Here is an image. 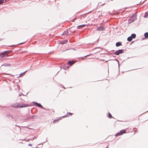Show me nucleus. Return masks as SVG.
I'll use <instances>...</instances> for the list:
<instances>
[{
    "mask_svg": "<svg viewBox=\"0 0 148 148\" xmlns=\"http://www.w3.org/2000/svg\"><path fill=\"white\" fill-rule=\"evenodd\" d=\"M69 114H72L71 113L69 112Z\"/></svg>",
    "mask_w": 148,
    "mask_h": 148,
    "instance_id": "obj_23",
    "label": "nucleus"
},
{
    "mask_svg": "<svg viewBox=\"0 0 148 148\" xmlns=\"http://www.w3.org/2000/svg\"><path fill=\"white\" fill-rule=\"evenodd\" d=\"M36 103L38 107H40L42 108H43V106L40 103Z\"/></svg>",
    "mask_w": 148,
    "mask_h": 148,
    "instance_id": "obj_10",
    "label": "nucleus"
},
{
    "mask_svg": "<svg viewBox=\"0 0 148 148\" xmlns=\"http://www.w3.org/2000/svg\"><path fill=\"white\" fill-rule=\"evenodd\" d=\"M68 32L67 30H66L64 31L63 34L64 35H67L68 34Z\"/></svg>",
    "mask_w": 148,
    "mask_h": 148,
    "instance_id": "obj_13",
    "label": "nucleus"
},
{
    "mask_svg": "<svg viewBox=\"0 0 148 148\" xmlns=\"http://www.w3.org/2000/svg\"><path fill=\"white\" fill-rule=\"evenodd\" d=\"M8 56L7 54L2 53L0 54V60H2L7 58Z\"/></svg>",
    "mask_w": 148,
    "mask_h": 148,
    "instance_id": "obj_1",
    "label": "nucleus"
},
{
    "mask_svg": "<svg viewBox=\"0 0 148 148\" xmlns=\"http://www.w3.org/2000/svg\"><path fill=\"white\" fill-rule=\"evenodd\" d=\"M144 17H145V18H146V17H148V14H147V15H145Z\"/></svg>",
    "mask_w": 148,
    "mask_h": 148,
    "instance_id": "obj_20",
    "label": "nucleus"
},
{
    "mask_svg": "<svg viewBox=\"0 0 148 148\" xmlns=\"http://www.w3.org/2000/svg\"><path fill=\"white\" fill-rule=\"evenodd\" d=\"M4 2V0H0V4Z\"/></svg>",
    "mask_w": 148,
    "mask_h": 148,
    "instance_id": "obj_18",
    "label": "nucleus"
},
{
    "mask_svg": "<svg viewBox=\"0 0 148 148\" xmlns=\"http://www.w3.org/2000/svg\"><path fill=\"white\" fill-rule=\"evenodd\" d=\"M126 132V130H122L121 131H120V132L118 133H117L116 135L115 136H120L121 135H122L123 134V133H125Z\"/></svg>",
    "mask_w": 148,
    "mask_h": 148,
    "instance_id": "obj_3",
    "label": "nucleus"
},
{
    "mask_svg": "<svg viewBox=\"0 0 148 148\" xmlns=\"http://www.w3.org/2000/svg\"><path fill=\"white\" fill-rule=\"evenodd\" d=\"M85 26V25H82L78 26V27H84Z\"/></svg>",
    "mask_w": 148,
    "mask_h": 148,
    "instance_id": "obj_15",
    "label": "nucleus"
},
{
    "mask_svg": "<svg viewBox=\"0 0 148 148\" xmlns=\"http://www.w3.org/2000/svg\"><path fill=\"white\" fill-rule=\"evenodd\" d=\"M144 36L145 38H148V32H146L144 34Z\"/></svg>",
    "mask_w": 148,
    "mask_h": 148,
    "instance_id": "obj_11",
    "label": "nucleus"
},
{
    "mask_svg": "<svg viewBox=\"0 0 148 148\" xmlns=\"http://www.w3.org/2000/svg\"><path fill=\"white\" fill-rule=\"evenodd\" d=\"M132 39V37H131V36L128 37L127 39V40L129 42L131 41Z\"/></svg>",
    "mask_w": 148,
    "mask_h": 148,
    "instance_id": "obj_9",
    "label": "nucleus"
},
{
    "mask_svg": "<svg viewBox=\"0 0 148 148\" xmlns=\"http://www.w3.org/2000/svg\"><path fill=\"white\" fill-rule=\"evenodd\" d=\"M122 45L121 43V42H117L116 43V47H119L120 46H121V45Z\"/></svg>",
    "mask_w": 148,
    "mask_h": 148,
    "instance_id": "obj_8",
    "label": "nucleus"
},
{
    "mask_svg": "<svg viewBox=\"0 0 148 148\" xmlns=\"http://www.w3.org/2000/svg\"><path fill=\"white\" fill-rule=\"evenodd\" d=\"M74 62L73 61H69L67 64L69 65V66H71L72 64H73L74 63Z\"/></svg>",
    "mask_w": 148,
    "mask_h": 148,
    "instance_id": "obj_7",
    "label": "nucleus"
},
{
    "mask_svg": "<svg viewBox=\"0 0 148 148\" xmlns=\"http://www.w3.org/2000/svg\"><path fill=\"white\" fill-rule=\"evenodd\" d=\"M136 16L135 14L133 15L131 17L130 20L131 21V22H133L135 21L136 19Z\"/></svg>",
    "mask_w": 148,
    "mask_h": 148,
    "instance_id": "obj_4",
    "label": "nucleus"
},
{
    "mask_svg": "<svg viewBox=\"0 0 148 148\" xmlns=\"http://www.w3.org/2000/svg\"><path fill=\"white\" fill-rule=\"evenodd\" d=\"M123 51V50L122 49H119L117 51L114 53V54L116 55H119L120 54L122 53Z\"/></svg>",
    "mask_w": 148,
    "mask_h": 148,
    "instance_id": "obj_2",
    "label": "nucleus"
},
{
    "mask_svg": "<svg viewBox=\"0 0 148 148\" xmlns=\"http://www.w3.org/2000/svg\"><path fill=\"white\" fill-rule=\"evenodd\" d=\"M67 42V40H65L64 41L62 42H61V44H64L66 42Z\"/></svg>",
    "mask_w": 148,
    "mask_h": 148,
    "instance_id": "obj_14",
    "label": "nucleus"
},
{
    "mask_svg": "<svg viewBox=\"0 0 148 148\" xmlns=\"http://www.w3.org/2000/svg\"><path fill=\"white\" fill-rule=\"evenodd\" d=\"M58 120H55L53 122H55L56 121H57Z\"/></svg>",
    "mask_w": 148,
    "mask_h": 148,
    "instance_id": "obj_24",
    "label": "nucleus"
},
{
    "mask_svg": "<svg viewBox=\"0 0 148 148\" xmlns=\"http://www.w3.org/2000/svg\"><path fill=\"white\" fill-rule=\"evenodd\" d=\"M91 55V54H90V55H87V56H84V57H87V56H90V55Z\"/></svg>",
    "mask_w": 148,
    "mask_h": 148,
    "instance_id": "obj_21",
    "label": "nucleus"
},
{
    "mask_svg": "<svg viewBox=\"0 0 148 148\" xmlns=\"http://www.w3.org/2000/svg\"><path fill=\"white\" fill-rule=\"evenodd\" d=\"M82 59H84V58H82Z\"/></svg>",
    "mask_w": 148,
    "mask_h": 148,
    "instance_id": "obj_25",
    "label": "nucleus"
},
{
    "mask_svg": "<svg viewBox=\"0 0 148 148\" xmlns=\"http://www.w3.org/2000/svg\"><path fill=\"white\" fill-rule=\"evenodd\" d=\"M18 105H16V104H15L14 105H13V106L15 108V107H18Z\"/></svg>",
    "mask_w": 148,
    "mask_h": 148,
    "instance_id": "obj_19",
    "label": "nucleus"
},
{
    "mask_svg": "<svg viewBox=\"0 0 148 148\" xmlns=\"http://www.w3.org/2000/svg\"><path fill=\"white\" fill-rule=\"evenodd\" d=\"M27 71H26L25 72H24L23 73H21L20 75V76L22 75H23Z\"/></svg>",
    "mask_w": 148,
    "mask_h": 148,
    "instance_id": "obj_16",
    "label": "nucleus"
},
{
    "mask_svg": "<svg viewBox=\"0 0 148 148\" xmlns=\"http://www.w3.org/2000/svg\"><path fill=\"white\" fill-rule=\"evenodd\" d=\"M28 106L26 104H22L20 106H18V107H19V108H23V107H27V106Z\"/></svg>",
    "mask_w": 148,
    "mask_h": 148,
    "instance_id": "obj_6",
    "label": "nucleus"
},
{
    "mask_svg": "<svg viewBox=\"0 0 148 148\" xmlns=\"http://www.w3.org/2000/svg\"><path fill=\"white\" fill-rule=\"evenodd\" d=\"M105 28L103 26H100L98 27L97 29V31H102L104 30Z\"/></svg>",
    "mask_w": 148,
    "mask_h": 148,
    "instance_id": "obj_5",
    "label": "nucleus"
},
{
    "mask_svg": "<svg viewBox=\"0 0 148 148\" xmlns=\"http://www.w3.org/2000/svg\"><path fill=\"white\" fill-rule=\"evenodd\" d=\"M108 117L110 118H112V116L110 113H109V115H108Z\"/></svg>",
    "mask_w": 148,
    "mask_h": 148,
    "instance_id": "obj_17",
    "label": "nucleus"
},
{
    "mask_svg": "<svg viewBox=\"0 0 148 148\" xmlns=\"http://www.w3.org/2000/svg\"><path fill=\"white\" fill-rule=\"evenodd\" d=\"M29 145L30 146H31L32 145V144H29Z\"/></svg>",
    "mask_w": 148,
    "mask_h": 148,
    "instance_id": "obj_22",
    "label": "nucleus"
},
{
    "mask_svg": "<svg viewBox=\"0 0 148 148\" xmlns=\"http://www.w3.org/2000/svg\"><path fill=\"white\" fill-rule=\"evenodd\" d=\"M131 36L132 37V38H134L136 37V35L135 34H132Z\"/></svg>",
    "mask_w": 148,
    "mask_h": 148,
    "instance_id": "obj_12",
    "label": "nucleus"
}]
</instances>
